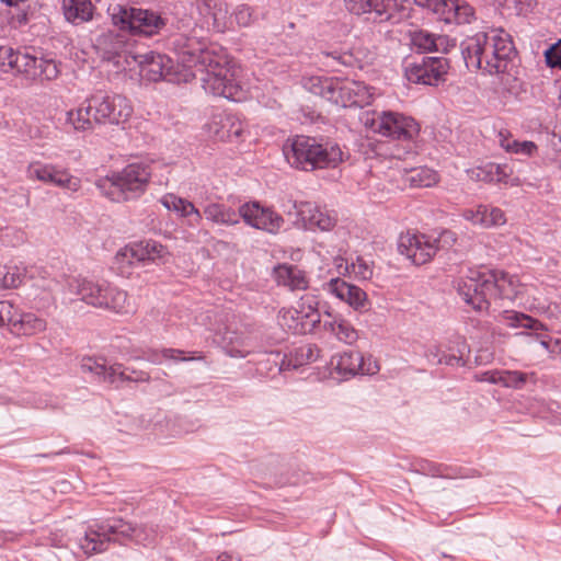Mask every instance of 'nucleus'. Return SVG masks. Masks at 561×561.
<instances>
[{
    "instance_id": "obj_1",
    "label": "nucleus",
    "mask_w": 561,
    "mask_h": 561,
    "mask_svg": "<svg viewBox=\"0 0 561 561\" xmlns=\"http://www.w3.org/2000/svg\"><path fill=\"white\" fill-rule=\"evenodd\" d=\"M176 47L183 65L201 72L207 92L233 101L243 98L239 80L241 70L228 59L221 47L196 35H182Z\"/></svg>"
},
{
    "instance_id": "obj_2",
    "label": "nucleus",
    "mask_w": 561,
    "mask_h": 561,
    "mask_svg": "<svg viewBox=\"0 0 561 561\" xmlns=\"http://www.w3.org/2000/svg\"><path fill=\"white\" fill-rule=\"evenodd\" d=\"M456 288L473 309L486 312L497 310L499 301L517 299L525 290L517 276L496 270L470 271L457 280Z\"/></svg>"
},
{
    "instance_id": "obj_3",
    "label": "nucleus",
    "mask_w": 561,
    "mask_h": 561,
    "mask_svg": "<svg viewBox=\"0 0 561 561\" xmlns=\"http://www.w3.org/2000/svg\"><path fill=\"white\" fill-rule=\"evenodd\" d=\"M514 54L511 35L502 28H494L478 33L469 39L465 49V61L468 68L500 75L508 71Z\"/></svg>"
},
{
    "instance_id": "obj_4",
    "label": "nucleus",
    "mask_w": 561,
    "mask_h": 561,
    "mask_svg": "<svg viewBox=\"0 0 561 561\" xmlns=\"http://www.w3.org/2000/svg\"><path fill=\"white\" fill-rule=\"evenodd\" d=\"M283 151L287 162L304 171L336 168L343 161V151L334 142H319L307 136L288 139Z\"/></svg>"
},
{
    "instance_id": "obj_5",
    "label": "nucleus",
    "mask_w": 561,
    "mask_h": 561,
    "mask_svg": "<svg viewBox=\"0 0 561 561\" xmlns=\"http://www.w3.org/2000/svg\"><path fill=\"white\" fill-rule=\"evenodd\" d=\"M305 88L341 107L366 106L374 99V89L362 81L348 78L310 77Z\"/></svg>"
},
{
    "instance_id": "obj_6",
    "label": "nucleus",
    "mask_w": 561,
    "mask_h": 561,
    "mask_svg": "<svg viewBox=\"0 0 561 561\" xmlns=\"http://www.w3.org/2000/svg\"><path fill=\"white\" fill-rule=\"evenodd\" d=\"M151 180V165L147 162H133L118 172L100 178L95 185L103 196L121 203L140 196Z\"/></svg>"
},
{
    "instance_id": "obj_7",
    "label": "nucleus",
    "mask_w": 561,
    "mask_h": 561,
    "mask_svg": "<svg viewBox=\"0 0 561 561\" xmlns=\"http://www.w3.org/2000/svg\"><path fill=\"white\" fill-rule=\"evenodd\" d=\"M362 123L370 131L392 139L412 140L420 133L419 123L399 112H366L362 116Z\"/></svg>"
},
{
    "instance_id": "obj_8",
    "label": "nucleus",
    "mask_w": 561,
    "mask_h": 561,
    "mask_svg": "<svg viewBox=\"0 0 561 561\" xmlns=\"http://www.w3.org/2000/svg\"><path fill=\"white\" fill-rule=\"evenodd\" d=\"M76 293L81 299L98 308L110 309L116 313L126 314L131 312L127 299V293L105 282L99 283L90 279H77Z\"/></svg>"
},
{
    "instance_id": "obj_9",
    "label": "nucleus",
    "mask_w": 561,
    "mask_h": 561,
    "mask_svg": "<svg viewBox=\"0 0 561 561\" xmlns=\"http://www.w3.org/2000/svg\"><path fill=\"white\" fill-rule=\"evenodd\" d=\"M278 322L295 334L312 332L321 323L318 298L310 294L301 296L293 306L279 310Z\"/></svg>"
},
{
    "instance_id": "obj_10",
    "label": "nucleus",
    "mask_w": 561,
    "mask_h": 561,
    "mask_svg": "<svg viewBox=\"0 0 561 561\" xmlns=\"http://www.w3.org/2000/svg\"><path fill=\"white\" fill-rule=\"evenodd\" d=\"M108 13L115 26L133 34L151 36L165 26V20L149 10L114 4L108 8Z\"/></svg>"
},
{
    "instance_id": "obj_11",
    "label": "nucleus",
    "mask_w": 561,
    "mask_h": 561,
    "mask_svg": "<svg viewBox=\"0 0 561 561\" xmlns=\"http://www.w3.org/2000/svg\"><path fill=\"white\" fill-rule=\"evenodd\" d=\"M112 535L142 541L146 539V529L123 519H113L96 529H90L80 541V547L85 554L104 551Z\"/></svg>"
},
{
    "instance_id": "obj_12",
    "label": "nucleus",
    "mask_w": 561,
    "mask_h": 561,
    "mask_svg": "<svg viewBox=\"0 0 561 561\" xmlns=\"http://www.w3.org/2000/svg\"><path fill=\"white\" fill-rule=\"evenodd\" d=\"M26 176L31 181L51 184L71 193L78 192L82 186L81 179L68 169L41 161H33L27 165Z\"/></svg>"
},
{
    "instance_id": "obj_13",
    "label": "nucleus",
    "mask_w": 561,
    "mask_h": 561,
    "mask_svg": "<svg viewBox=\"0 0 561 561\" xmlns=\"http://www.w3.org/2000/svg\"><path fill=\"white\" fill-rule=\"evenodd\" d=\"M95 47L103 59L113 61L122 70H133L131 56L133 43L124 34L107 32L100 35L95 41Z\"/></svg>"
},
{
    "instance_id": "obj_14",
    "label": "nucleus",
    "mask_w": 561,
    "mask_h": 561,
    "mask_svg": "<svg viewBox=\"0 0 561 561\" xmlns=\"http://www.w3.org/2000/svg\"><path fill=\"white\" fill-rule=\"evenodd\" d=\"M93 119L98 124H119L133 113L129 101L122 95H92Z\"/></svg>"
},
{
    "instance_id": "obj_15",
    "label": "nucleus",
    "mask_w": 561,
    "mask_h": 561,
    "mask_svg": "<svg viewBox=\"0 0 561 561\" xmlns=\"http://www.w3.org/2000/svg\"><path fill=\"white\" fill-rule=\"evenodd\" d=\"M398 251L414 264L422 265L433 259L438 245L431 236L407 231L399 236Z\"/></svg>"
},
{
    "instance_id": "obj_16",
    "label": "nucleus",
    "mask_w": 561,
    "mask_h": 561,
    "mask_svg": "<svg viewBox=\"0 0 561 561\" xmlns=\"http://www.w3.org/2000/svg\"><path fill=\"white\" fill-rule=\"evenodd\" d=\"M449 64L445 58H424L405 67V77L412 83L437 85L445 81Z\"/></svg>"
},
{
    "instance_id": "obj_17",
    "label": "nucleus",
    "mask_w": 561,
    "mask_h": 561,
    "mask_svg": "<svg viewBox=\"0 0 561 561\" xmlns=\"http://www.w3.org/2000/svg\"><path fill=\"white\" fill-rule=\"evenodd\" d=\"M238 214L247 225L268 233H277L284 224L280 215L268 207L261 206L257 202L241 205Z\"/></svg>"
},
{
    "instance_id": "obj_18",
    "label": "nucleus",
    "mask_w": 561,
    "mask_h": 561,
    "mask_svg": "<svg viewBox=\"0 0 561 561\" xmlns=\"http://www.w3.org/2000/svg\"><path fill=\"white\" fill-rule=\"evenodd\" d=\"M328 55L345 66L358 68L373 65L377 58L376 48L360 38H354Z\"/></svg>"
},
{
    "instance_id": "obj_19",
    "label": "nucleus",
    "mask_w": 561,
    "mask_h": 561,
    "mask_svg": "<svg viewBox=\"0 0 561 561\" xmlns=\"http://www.w3.org/2000/svg\"><path fill=\"white\" fill-rule=\"evenodd\" d=\"M332 367L342 376L375 375L379 371V365L375 358L364 356L359 352H344L331 359Z\"/></svg>"
},
{
    "instance_id": "obj_20",
    "label": "nucleus",
    "mask_w": 561,
    "mask_h": 561,
    "mask_svg": "<svg viewBox=\"0 0 561 561\" xmlns=\"http://www.w3.org/2000/svg\"><path fill=\"white\" fill-rule=\"evenodd\" d=\"M204 128L208 137L219 141H238L244 133L243 123L232 115H215Z\"/></svg>"
},
{
    "instance_id": "obj_21",
    "label": "nucleus",
    "mask_w": 561,
    "mask_h": 561,
    "mask_svg": "<svg viewBox=\"0 0 561 561\" xmlns=\"http://www.w3.org/2000/svg\"><path fill=\"white\" fill-rule=\"evenodd\" d=\"M133 64L139 67V73L149 81H158L165 78L171 69V59L167 56L147 53L144 55H133Z\"/></svg>"
},
{
    "instance_id": "obj_22",
    "label": "nucleus",
    "mask_w": 561,
    "mask_h": 561,
    "mask_svg": "<svg viewBox=\"0 0 561 561\" xmlns=\"http://www.w3.org/2000/svg\"><path fill=\"white\" fill-rule=\"evenodd\" d=\"M461 216L471 225L485 229L504 226L507 221L504 210L482 204L474 208L463 209Z\"/></svg>"
},
{
    "instance_id": "obj_23",
    "label": "nucleus",
    "mask_w": 561,
    "mask_h": 561,
    "mask_svg": "<svg viewBox=\"0 0 561 561\" xmlns=\"http://www.w3.org/2000/svg\"><path fill=\"white\" fill-rule=\"evenodd\" d=\"M195 10L204 24L211 26L216 32L227 28L228 7L219 0H196Z\"/></svg>"
},
{
    "instance_id": "obj_24",
    "label": "nucleus",
    "mask_w": 561,
    "mask_h": 561,
    "mask_svg": "<svg viewBox=\"0 0 561 561\" xmlns=\"http://www.w3.org/2000/svg\"><path fill=\"white\" fill-rule=\"evenodd\" d=\"M501 321L511 328H524L534 331L533 335L536 336L540 345L551 353L552 339H547L546 335L540 333V331L546 330L540 321L517 311H503Z\"/></svg>"
},
{
    "instance_id": "obj_25",
    "label": "nucleus",
    "mask_w": 561,
    "mask_h": 561,
    "mask_svg": "<svg viewBox=\"0 0 561 561\" xmlns=\"http://www.w3.org/2000/svg\"><path fill=\"white\" fill-rule=\"evenodd\" d=\"M323 329L333 334L339 341L353 344L358 339L355 328L340 314L333 313L329 308L321 316Z\"/></svg>"
},
{
    "instance_id": "obj_26",
    "label": "nucleus",
    "mask_w": 561,
    "mask_h": 561,
    "mask_svg": "<svg viewBox=\"0 0 561 561\" xmlns=\"http://www.w3.org/2000/svg\"><path fill=\"white\" fill-rule=\"evenodd\" d=\"M328 289L340 300L350 305L354 310H360L367 305L368 299L366 293L343 279L332 278L328 283Z\"/></svg>"
},
{
    "instance_id": "obj_27",
    "label": "nucleus",
    "mask_w": 561,
    "mask_h": 561,
    "mask_svg": "<svg viewBox=\"0 0 561 561\" xmlns=\"http://www.w3.org/2000/svg\"><path fill=\"white\" fill-rule=\"evenodd\" d=\"M298 215L304 221L305 226L311 230L319 229L321 231L331 230L336 222L328 211L322 210L316 205L310 203H302L298 208Z\"/></svg>"
},
{
    "instance_id": "obj_28",
    "label": "nucleus",
    "mask_w": 561,
    "mask_h": 561,
    "mask_svg": "<svg viewBox=\"0 0 561 561\" xmlns=\"http://www.w3.org/2000/svg\"><path fill=\"white\" fill-rule=\"evenodd\" d=\"M273 276L277 285L290 290H304L308 287L306 273L291 264H279L274 267Z\"/></svg>"
},
{
    "instance_id": "obj_29",
    "label": "nucleus",
    "mask_w": 561,
    "mask_h": 561,
    "mask_svg": "<svg viewBox=\"0 0 561 561\" xmlns=\"http://www.w3.org/2000/svg\"><path fill=\"white\" fill-rule=\"evenodd\" d=\"M160 202L168 210H172L180 217L186 218L191 226L201 224L202 213L192 202L172 193L163 195Z\"/></svg>"
},
{
    "instance_id": "obj_30",
    "label": "nucleus",
    "mask_w": 561,
    "mask_h": 561,
    "mask_svg": "<svg viewBox=\"0 0 561 561\" xmlns=\"http://www.w3.org/2000/svg\"><path fill=\"white\" fill-rule=\"evenodd\" d=\"M47 329L46 319L33 313L25 312L18 314L12 323V333L18 336H34L45 332Z\"/></svg>"
},
{
    "instance_id": "obj_31",
    "label": "nucleus",
    "mask_w": 561,
    "mask_h": 561,
    "mask_svg": "<svg viewBox=\"0 0 561 561\" xmlns=\"http://www.w3.org/2000/svg\"><path fill=\"white\" fill-rule=\"evenodd\" d=\"M81 367L85 371H90L102 378L106 382H115L117 379L131 380L130 377L125 375L121 365L106 366L104 360L85 357L82 359Z\"/></svg>"
},
{
    "instance_id": "obj_32",
    "label": "nucleus",
    "mask_w": 561,
    "mask_h": 561,
    "mask_svg": "<svg viewBox=\"0 0 561 561\" xmlns=\"http://www.w3.org/2000/svg\"><path fill=\"white\" fill-rule=\"evenodd\" d=\"M66 123L76 131H90L93 129V107L91 98L77 108L69 110L66 113Z\"/></svg>"
},
{
    "instance_id": "obj_33",
    "label": "nucleus",
    "mask_w": 561,
    "mask_h": 561,
    "mask_svg": "<svg viewBox=\"0 0 561 561\" xmlns=\"http://www.w3.org/2000/svg\"><path fill=\"white\" fill-rule=\"evenodd\" d=\"M512 170L507 165L495 163L485 164L478 169L477 178L481 181L495 182L517 186L520 184L518 178H512Z\"/></svg>"
},
{
    "instance_id": "obj_34",
    "label": "nucleus",
    "mask_w": 561,
    "mask_h": 561,
    "mask_svg": "<svg viewBox=\"0 0 561 561\" xmlns=\"http://www.w3.org/2000/svg\"><path fill=\"white\" fill-rule=\"evenodd\" d=\"M206 219L215 225L236 226L239 224V214L231 207L219 203H209L203 208Z\"/></svg>"
},
{
    "instance_id": "obj_35",
    "label": "nucleus",
    "mask_w": 561,
    "mask_h": 561,
    "mask_svg": "<svg viewBox=\"0 0 561 561\" xmlns=\"http://www.w3.org/2000/svg\"><path fill=\"white\" fill-rule=\"evenodd\" d=\"M410 43L413 48L420 53L438 51L447 42L444 36H435L434 34L423 31L414 30L409 32Z\"/></svg>"
},
{
    "instance_id": "obj_36",
    "label": "nucleus",
    "mask_w": 561,
    "mask_h": 561,
    "mask_svg": "<svg viewBox=\"0 0 561 561\" xmlns=\"http://www.w3.org/2000/svg\"><path fill=\"white\" fill-rule=\"evenodd\" d=\"M62 10L67 21L78 24L92 18L93 5L89 0H62Z\"/></svg>"
},
{
    "instance_id": "obj_37",
    "label": "nucleus",
    "mask_w": 561,
    "mask_h": 561,
    "mask_svg": "<svg viewBox=\"0 0 561 561\" xmlns=\"http://www.w3.org/2000/svg\"><path fill=\"white\" fill-rule=\"evenodd\" d=\"M497 138L501 148H503L506 152L512 154L533 157L538 151V147L534 141L517 140L506 131H500Z\"/></svg>"
},
{
    "instance_id": "obj_38",
    "label": "nucleus",
    "mask_w": 561,
    "mask_h": 561,
    "mask_svg": "<svg viewBox=\"0 0 561 561\" xmlns=\"http://www.w3.org/2000/svg\"><path fill=\"white\" fill-rule=\"evenodd\" d=\"M446 8L442 12V20L445 22L469 23L473 9L468 3L460 2L459 0H446Z\"/></svg>"
},
{
    "instance_id": "obj_39",
    "label": "nucleus",
    "mask_w": 561,
    "mask_h": 561,
    "mask_svg": "<svg viewBox=\"0 0 561 561\" xmlns=\"http://www.w3.org/2000/svg\"><path fill=\"white\" fill-rule=\"evenodd\" d=\"M139 262H142V260L137 243L121 248L114 256V264L122 275L127 273L135 263Z\"/></svg>"
},
{
    "instance_id": "obj_40",
    "label": "nucleus",
    "mask_w": 561,
    "mask_h": 561,
    "mask_svg": "<svg viewBox=\"0 0 561 561\" xmlns=\"http://www.w3.org/2000/svg\"><path fill=\"white\" fill-rule=\"evenodd\" d=\"M405 181L414 187H431L438 182V175L430 168L419 167L407 173Z\"/></svg>"
},
{
    "instance_id": "obj_41",
    "label": "nucleus",
    "mask_w": 561,
    "mask_h": 561,
    "mask_svg": "<svg viewBox=\"0 0 561 561\" xmlns=\"http://www.w3.org/2000/svg\"><path fill=\"white\" fill-rule=\"evenodd\" d=\"M141 260L145 261H165L169 256L168 249L156 241L137 242Z\"/></svg>"
},
{
    "instance_id": "obj_42",
    "label": "nucleus",
    "mask_w": 561,
    "mask_h": 561,
    "mask_svg": "<svg viewBox=\"0 0 561 561\" xmlns=\"http://www.w3.org/2000/svg\"><path fill=\"white\" fill-rule=\"evenodd\" d=\"M35 75H30V78L42 80H54L59 75V68L53 59H44L35 57V65L32 67Z\"/></svg>"
},
{
    "instance_id": "obj_43",
    "label": "nucleus",
    "mask_w": 561,
    "mask_h": 561,
    "mask_svg": "<svg viewBox=\"0 0 561 561\" xmlns=\"http://www.w3.org/2000/svg\"><path fill=\"white\" fill-rule=\"evenodd\" d=\"M528 375L517 370H500L497 383L507 388H522L527 381Z\"/></svg>"
},
{
    "instance_id": "obj_44",
    "label": "nucleus",
    "mask_w": 561,
    "mask_h": 561,
    "mask_svg": "<svg viewBox=\"0 0 561 561\" xmlns=\"http://www.w3.org/2000/svg\"><path fill=\"white\" fill-rule=\"evenodd\" d=\"M507 12L516 15L526 14L536 5V0H495Z\"/></svg>"
},
{
    "instance_id": "obj_45",
    "label": "nucleus",
    "mask_w": 561,
    "mask_h": 561,
    "mask_svg": "<svg viewBox=\"0 0 561 561\" xmlns=\"http://www.w3.org/2000/svg\"><path fill=\"white\" fill-rule=\"evenodd\" d=\"M35 65V56L26 53L16 51L14 59V73H24L25 76L35 75L32 67Z\"/></svg>"
},
{
    "instance_id": "obj_46",
    "label": "nucleus",
    "mask_w": 561,
    "mask_h": 561,
    "mask_svg": "<svg viewBox=\"0 0 561 561\" xmlns=\"http://www.w3.org/2000/svg\"><path fill=\"white\" fill-rule=\"evenodd\" d=\"M350 275L360 279H369L373 276V267L369 262L358 256L351 263Z\"/></svg>"
},
{
    "instance_id": "obj_47",
    "label": "nucleus",
    "mask_w": 561,
    "mask_h": 561,
    "mask_svg": "<svg viewBox=\"0 0 561 561\" xmlns=\"http://www.w3.org/2000/svg\"><path fill=\"white\" fill-rule=\"evenodd\" d=\"M18 317V311L9 301H0V327L8 325L12 331V323Z\"/></svg>"
},
{
    "instance_id": "obj_48",
    "label": "nucleus",
    "mask_w": 561,
    "mask_h": 561,
    "mask_svg": "<svg viewBox=\"0 0 561 561\" xmlns=\"http://www.w3.org/2000/svg\"><path fill=\"white\" fill-rule=\"evenodd\" d=\"M545 60L549 68L561 69V39L546 49Z\"/></svg>"
},
{
    "instance_id": "obj_49",
    "label": "nucleus",
    "mask_w": 561,
    "mask_h": 561,
    "mask_svg": "<svg viewBox=\"0 0 561 561\" xmlns=\"http://www.w3.org/2000/svg\"><path fill=\"white\" fill-rule=\"evenodd\" d=\"M16 51L7 46L0 47V71L13 72Z\"/></svg>"
},
{
    "instance_id": "obj_50",
    "label": "nucleus",
    "mask_w": 561,
    "mask_h": 561,
    "mask_svg": "<svg viewBox=\"0 0 561 561\" xmlns=\"http://www.w3.org/2000/svg\"><path fill=\"white\" fill-rule=\"evenodd\" d=\"M233 19L240 26H249L253 20V11L247 4H240L233 12Z\"/></svg>"
},
{
    "instance_id": "obj_51",
    "label": "nucleus",
    "mask_w": 561,
    "mask_h": 561,
    "mask_svg": "<svg viewBox=\"0 0 561 561\" xmlns=\"http://www.w3.org/2000/svg\"><path fill=\"white\" fill-rule=\"evenodd\" d=\"M433 239L436 241V244L438 245V250L439 249H450L451 247L455 245V243L457 241V236L454 231L444 230L439 233V236L437 238L433 237Z\"/></svg>"
},
{
    "instance_id": "obj_52",
    "label": "nucleus",
    "mask_w": 561,
    "mask_h": 561,
    "mask_svg": "<svg viewBox=\"0 0 561 561\" xmlns=\"http://www.w3.org/2000/svg\"><path fill=\"white\" fill-rule=\"evenodd\" d=\"M414 3L421 8L431 10L432 12L442 15L446 8V0H413Z\"/></svg>"
},
{
    "instance_id": "obj_53",
    "label": "nucleus",
    "mask_w": 561,
    "mask_h": 561,
    "mask_svg": "<svg viewBox=\"0 0 561 561\" xmlns=\"http://www.w3.org/2000/svg\"><path fill=\"white\" fill-rule=\"evenodd\" d=\"M396 3V0H375L374 13L381 20L390 18L389 10Z\"/></svg>"
},
{
    "instance_id": "obj_54",
    "label": "nucleus",
    "mask_w": 561,
    "mask_h": 561,
    "mask_svg": "<svg viewBox=\"0 0 561 561\" xmlns=\"http://www.w3.org/2000/svg\"><path fill=\"white\" fill-rule=\"evenodd\" d=\"M183 354V351L174 350V348H164L161 351V357L164 359L171 360H194V359H203L204 356L201 354L197 357H180Z\"/></svg>"
},
{
    "instance_id": "obj_55",
    "label": "nucleus",
    "mask_w": 561,
    "mask_h": 561,
    "mask_svg": "<svg viewBox=\"0 0 561 561\" xmlns=\"http://www.w3.org/2000/svg\"><path fill=\"white\" fill-rule=\"evenodd\" d=\"M346 9L357 15L365 14L367 0H344Z\"/></svg>"
},
{
    "instance_id": "obj_56",
    "label": "nucleus",
    "mask_w": 561,
    "mask_h": 561,
    "mask_svg": "<svg viewBox=\"0 0 561 561\" xmlns=\"http://www.w3.org/2000/svg\"><path fill=\"white\" fill-rule=\"evenodd\" d=\"M500 370H489L481 373L479 375H476V380L480 382H490V383H497V377H499Z\"/></svg>"
},
{
    "instance_id": "obj_57",
    "label": "nucleus",
    "mask_w": 561,
    "mask_h": 561,
    "mask_svg": "<svg viewBox=\"0 0 561 561\" xmlns=\"http://www.w3.org/2000/svg\"><path fill=\"white\" fill-rule=\"evenodd\" d=\"M21 284V276L16 272H8L3 276V285L5 287H18Z\"/></svg>"
},
{
    "instance_id": "obj_58",
    "label": "nucleus",
    "mask_w": 561,
    "mask_h": 561,
    "mask_svg": "<svg viewBox=\"0 0 561 561\" xmlns=\"http://www.w3.org/2000/svg\"><path fill=\"white\" fill-rule=\"evenodd\" d=\"M334 264H335V267H336V272L339 274H348L350 275V271H351V264H348L343 257H335L334 259Z\"/></svg>"
},
{
    "instance_id": "obj_59",
    "label": "nucleus",
    "mask_w": 561,
    "mask_h": 561,
    "mask_svg": "<svg viewBox=\"0 0 561 561\" xmlns=\"http://www.w3.org/2000/svg\"><path fill=\"white\" fill-rule=\"evenodd\" d=\"M461 362V358L455 355H443L442 357L437 358L438 364H445V365H459Z\"/></svg>"
},
{
    "instance_id": "obj_60",
    "label": "nucleus",
    "mask_w": 561,
    "mask_h": 561,
    "mask_svg": "<svg viewBox=\"0 0 561 561\" xmlns=\"http://www.w3.org/2000/svg\"><path fill=\"white\" fill-rule=\"evenodd\" d=\"M551 353L561 354V340L560 339L552 340Z\"/></svg>"
},
{
    "instance_id": "obj_61",
    "label": "nucleus",
    "mask_w": 561,
    "mask_h": 561,
    "mask_svg": "<svg viewBox=\"0 0 561 561\" xmlns=\"http://www.w3.org/2000/svg\"><path fill=\"white\" fill-rule=\"evenodd\" d=\"M374 7H375V0H367L365 14L366 13H374Z\"/></svg>"
},
{
    "instance_id": "obj_62",
    "label": "nucleus",
    "mask_w": 561,
    "mask_h": 561,
    "mask_svg": "<svg viewBox=\"0 0 561 561\" xmlns=\"http://www.w3.org/2000/svg\"><path fill=\"white\" fill-rule=\"evenodd\" d=\"M2 3H5L9 7H16L24 0H0Z\"/></svg>"
},
{
    "instance_id": "obj_63",
    "label": "nucleus",
    "mask_w": 561,
    "mask_h": 561,
    "mask_svg": "<svg viewBox=\"0 0 561 561\" xmlns=\"http://www.w3.org/2000/svg\"><path fill=\"white\" fill-rule=\"evenodd\" d=\"M217 561H232L231 556L224 552L217 557Z\"/></svg>"
},
{
    "instance_id": "obj_64",
    "label": "nucleus",
    "mask_w": 561,
    "mask_h": 561,
    "mask_svg": "<svg viewBox=\"0 0 561 561\" xmlns=\"http://www.w3.org/2000/svg\"><path fill=\"white\" fill-rule=\"evenodd\" d=\"M438 352H439L438 347L430 348L428 356L433 355L434 357H438Z\"/></svg>"
}]
</instances>
